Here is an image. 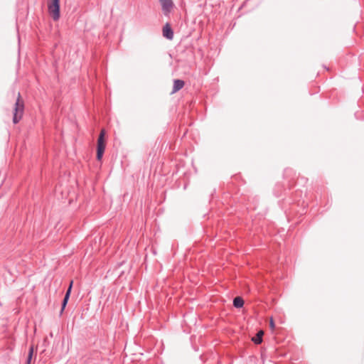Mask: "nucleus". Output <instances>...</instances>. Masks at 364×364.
<instances>
[{
    "label": "nucleus",
    "instance_id": "f257e3e1",
    "mask_svg": "<svg viewBox=\"0 0 364 364\" xmlns=\"http://www.w3.org/2000/svg\"><path fill=\"white\" fill-rule=\"evenodd\" d=\"M24 112V102L21 98L20 92L18 93V97L14 107L13 122L17 124L22 118Z\"/></svg>",
    "mask_w": 364,
    "mask_h": 364
},
{
    "label": "nucleus",
    "instance_id": "f03ea898",
    "mask_svg": "<svg viewBox=\"0 0 364 364\" xmlns=\"http://www.w3.org/2000/svg\"><path fill=\"white\" fill-rule=\"evenodd\" d=\"M105 135L106 132L104 129L100 131V135L97 139V159L98 161H101L103 154L105 149Z\"/></svg>",
    "mask_w": 364,
    "mask_h": 364
},
{
    "label": "nucleus",
    "instance_id": "7ed1b4c3",
    "mask_svg": "<svg viewBox=\"0 0 364 364\" xmlns=\"http://www.w3.org/2000/svg\"><path fill=\"white\" fill-rule=\"evenodd\" d=\"M48 12L54 21L60 18V0H50L48 4Z\"/></svg>",
    "mask_w": 364,
    "mask_h": 364
},
{
    "label": "nucleus",
    "instance_id": "20e7f679",
    "mask_svg": "<svg viewBox=\"0 0 364 364\" xmlns=\"http://www.w3.org/2000/svg\"><path fill=\"white\" fill-rule=\"evenodd\" d=\"M161 5V9L165 16H168L173 8V2L172 0H159Z\"/></svg>",
    "mask_w": 364,
    "mask_h": 364
},
{
    "label": "nucleus",
    "instance_id": "39448f33",
    "mask_svg": "<svg viewBox=\"0 0 364 364\" xmlns=\"http://www.w3.org/2000/svg\"><path fill=\"white\" fill-rule=\"evenodd\" d=\"M73 282L71 281L70 282V284L69 285V287L68 289H67L66 291V293L65 294V296H64V299L63 300V302H62V307H61V310H60V315L63 314L67 304H68V301L69 300V298H70V293H71V290H72V287H73Z\"/></svg>",
    "mask_w": 364,
    "mask_h": 364
},
{
    "label": "nucleus",
    "instance_id": "423d86ee",
    "mask_svg": "<svg viewBox=\"0 0 364 364\" xmlns=\"http://www.w3.org/2000/svg\"><path fill=\"white\" fill-rule=\"evenodd\" d=\"M163 36L168 40H172L173 38V31L169 25V23H166L162 30Z\"/></svg>",
    "mask_w": 364,
    "mask_h": 364
},
{
    "label": "nucleus",
    "instance_id": "0eeeda50",
    "mask_svg": "<svg viewBox=\"0 0 364 364\" xmlns=\"http://www.w3.org/2000/svg\"><path fill=\"white\" fill-rule=\"evenodd\" d=\"M184 85H185V82L183 80H178V79L174 80H173V86L171 93L173 94V93L178 92L180 90H181L183 87Z\"/></svg>",
    "mask_w": 364,
    "mask_h": 364
},
{
    "label": "nucleus",
    "instance_id": "6e6552de",
    "mask_svg": "<svg viewBox=\"0 0 364 364\" xmlns=\"http://www.w3.org/2000/svg\"><path fill=\"white\" fill-rule=\"evenodd\" d=\"M244 305V300L240 296H237L233 299V306L235 308H241Z\"/></svg>",
    "mask_w": 364,
    "mask_h": 364
},
{
    "label": "nucleus",
    "instance_id": "1a4fd4ad",
    "mask_svg": "<svg viewBox=\"0 0 364 364\" xmlns=\"http://www.w3.org/2000/svg\"><path fill=\"white\" fill-rule=\"evenodd\" d=\"M264 333L262 331H259L256 336H255L254 338H252V341L255 343V344H260L262 341V336H263Z\"/></svg>",
    "mask_w": 364,
    "mask_h": 364
},
{
    "label": "nucleus",
    "instance_id": "9d476101",
    "mask_svg": "<svg viewBox=\"0 0 364 364\" xmlns=\"http://www.w3.org/2000/svg\"><path fill=\"white\" fill-rule=\"evenodd\" d=\"M33 354V346H31L28 351V355L26 360V364H31V361Z\"/></svg>",
    "mask_w": 364,
    "mask_h": 364
},
{
    "label": "nucleus",
    "instance_id": "9b49d317",
    "mask_svg": "<svg viewBox=\"0 0 364 364\" xmlns=\"http://www.w3.org/2000/svg\"><path fill=\"white\" fill-rule=\"evenodd\" d=\"M269 326L272 329L274 328V321L272 320V318H271V320H270Z\"/></svg>",
    "mask_w": 364,
    "mask_h": 364
}]
</instances>
